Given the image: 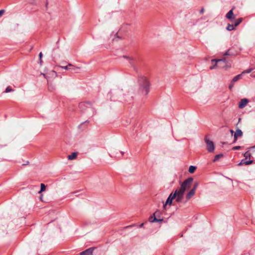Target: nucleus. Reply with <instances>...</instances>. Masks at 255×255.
<instances>
[{
    "label": "nucleus",
    "mask_w": 255,
    "mask_h": 255,
    "mask_svg": "<svg viewBox=\"0 0 255 255\" xmlns=\"http://www.w3.org/2000/svg\"><path fill=\"white\" fill-rule=\"evenodd\" d=\"M192 182V178H188L186 179L181 184V186L178 190H176L174 193H171L169 195L165 202V203L163 205V209L165 210L166 206L167 205H171L172 203V200L174 199H176V201L177 202H181L185 190L190 187Z\"/></svg>",
    "instance_id": "nucleus-1"
},
{
    "label": "nucleus",
    "mask_w": 255,
    "mask_h": 255,
    "mask_svg": "<svg viewBox=\"0 0 255 255\" xmlns=\"http://www.w3.org/2000/svg\"><path fill=\"white\" fill-rule=\"evenodd\" d=\"M139 91L141 94L146 95L149 91V83L146 77H141L139 79Z\"/></svg>",
    "instance_id": "nucleus-2"
},
{
    "label": "nucleus",
    "mask_w": 255,
    "mask_h": 255,
    "mask_svg": "<svg viewBox=\"0 0 255 255\" xmlns=\"http://www.w3.org/2000/svg\"><path fill=\"white\" fill-rule=\"evenodd\" d=\"M212 64L213 65L210 67V69H213L216 67H218L220 68H223L225 69H227L228 68L231 67L230 64H228L226 63V60L225 58L221 59H212L211 60Z\"/></svg>",
    "instance_id": "nucleus-3"
},
{
    "label": "nucleus",
    "mask_w": 255,
    "mask_h": 255,
    "mask_svg": "<svg viewBox=\"0 0 255 255\" xmlns=\"http://www.w3.org/2000/svg\"><path fill=\"white\" fill-rule=\"evenodd\" d=\"M205 142L206 143L207 150L210 152H213L215 149L213 142L210 140L207 136L205 137Z\"/></svg>",
    "instance_id": "nucleus-4"
},
{
    "label": "nucleus",
    "mask_w": 255,
    "mask_h": 255,
    "mask_svg": "<svg viewBox=\"0 0 255 255\" xmlns=\"http://www.w3.org/2000/svg\"><path fill=\"white\" fill-rule=\"evenodd\" d=\"M159 213V212L157 211H156L153 216H151L149 218V221L150 222H160L163 221V219H158L156 218V216L157 215V214Z\"/></svg>",
    "instance_id": "nucleus-5"
},
{
    "label": "nucleus",
    "mask_w": 255,
    "mask_h": 255,
    "mask_svg": "<svg viewBox=\"0 0 255 255\" xmlns=\"http://www.w3.org/2000/svg\"><path fill=\"white\" fill-rule=\"evenodd\" d=\"M226 18L230 19L232 22H234L235 17L234 15L233 9L229 10V11L226 14Z\"/></svg>",
    "instance_id": "nucleus-6"
},
{
    "label": "nucleus",
    "mask_w": 255,
    "mask_h": 255,
    "mask_svg": "<svg viewBox=\"0 0 255 255\" xmlns=\"http://www.w3.org/2000/svg\"><path fill=\"white\" fill-rule=\"evenodd\" d=\"M249 101L247 99H242L239 103V108L240 109H243L248 104Z\"/></svg>",
    "instance_id": "nucleus-7"
},
{
    "label": "nucleus",
    "mask_w": 255,
    "mask_h": 255,
    "mask_svg": "<svg viewBox=\"0 0 255 255\" xmlns=\"http://www.w3.org/2000/svg\"><path fill=\"white\" fill-rule=\"evenodd\" d=\"M94 249L93 248H90L85 251L80 253V255H93V252Z\"/></svg>",
    "instance_id": "nucleus-8"
},
{
    "label": "nucleus",
    "mask_w": 255,
    "mask_h": 255,
    "mask_svg": "<svg viewBox=\"0 0 255 255\" xmlns=\"http://www.w3.org/2000/svg\"><path fill=\"white\" fill-rule=\"evenodd\" d=\"M253 160H247V159H243L241 160V162H240L238 164V166H241V165H243V164L250 165V164L253 163Z\"/></svg>",
    "instance_id": "nucleus-9"
},
{
    "label": "nucleus",
    "mask_w": 255,
    "mask_h": 255,
    "mask_svg": "<svg viewBox=\"0 0 255 255\" xmlns=\"http://www.w3.org/2000/svg\"><path fill=\"white\" fill-rule=\"evenodd\" d=\"M243 135V132L242 130L240 129H237L236 132L234 134V139L235 140H237L238 137H241Z\"/></svg>",
    "instance_id": "nucleus-10"
},
{
    "label": "nucleus",
    "mask_w": 255,
    "mask_h": 255,
    "mask_svg": "<svg viewBox=\"0 0 255 255\" xmlns=\"http://www.w3.org/2000/svg\"><path fill=\"white\" fill-rule=\"evenodd\" d=\"M195 191L194 189H191L186 195V199L189 200L191 199L195 194Z\"/></svg>",
    "instance_id": "nucleus-11"
},
{
    "label": "nucleus",
    "mask_w": 255,
    "mask_h": 255,
    "mask_svg": "<svg viewBox=\"0 0 255 255\" xmlns=\"http://www.w3.org/2000/svg\"><path fill=\"white\" fill-rule=\"evenodd\" d=\"M243 20V18H239L237 19H235V18L234 22L232 23L234 24L235 27H237L242 22Z\"/></svg>",
    "instance_id": "nucleus-12"
},
{
    "label": "nucleus",
    "mask_w": 255,
    "mask_h": 255,
    "mask_svg": "<svg viewBox=\"0 0 255 255\" xmlns=\"http://www.w3.org/2000/svg\"><path fill=\"white\" fill-rule=\"evenodd\" d=\"M124 57L128 59V61H129V63L130 64V65L134 68V69L135 70H136V69L135 67L134 66V63H134V60L132 58H130L129 57H128V56H124Z\"/></svg>",
    "instance_id": "nucleus-13"
},
{
    "label": "nucleus",
    "mask_w": 255,
    "mask_h": 255,
    "mask_svg": "<svg viewBox=\"0 0 255 255\" xmlns=\"http://www.w3.org/2000/svg\"><path fill=\"white\" fill-rule=\"evenodd\" d=\"M77 152H73L71 154L69 155L68 156V159L69 160H73V159H75L77 157Z\"/></svg>",
    "instance_id": "nucleus-14"
},
{
    "label": "nucleus",
    "mask_w": 255,
    "mask_h": 255,
    "mask_svg": "<svg viewBox=\"0 0 255 255\" xmlns=\"http://www.w3.org/2000/svg\"><path fill=\"white\" fill-rule=\"evenodd\" d=\"M242 75V74H239V75L236 76L235 77H234L232 81V83L236 82L237 81H238L239 79H241Z\"/></svg>",
    "instance_id": "nucleus-15"
},
{
    "label": "nucleus",
    "mask_w": 255,
    "mask_h": 255,
    "mask_svg": "<svg viewBox=\"0 0 255 255\" xmlns=\"http://www.w3.org/2000/svg\"><path fill=\"white\" fill-rule=\"evenodd\" d=\"M235 26H234V24L233 23L232 24L229 23L226 29L229 31H232L235 29Z\"/></svg>",
    "instance_id": "nucleus-16"
},
{
    "label": "nucleus",
    "mask_w": 255,
    "mask_h": 255,
    "mask_svg": "<svg viewBox=\"0 0 255 255\" xmlns=\"http://www.w3.org/2000/svg\"><path fill=\"white\" fill-rule=\"evenodd\" d=\"M235 55V53L232 52V50L231 49H229L224 54V55H226V56H228V55Z\"/></svg>",
    "instance_id": "nucleus-17"
},
{
    "label": "nucleus",
    "mask_w": 255,
    "mask_h": 255,
    "mask_svg": "<svg viewBox=\"0 0 255 255\" xmlns=\"http://www.w3.org/2000/svg\"><path fill=\"white\" fill-rule=\"evenodd\" d=\"M196 168L195 166L191 165V166H190V167L189 168V172L190 173H193L195 171Z\"/></svg>",
    "instance_id": "nucleus-18"
},
{
    "label": "nucleus",
    "mask_w": 255,
    "mask_h": 255,
    "mask_svg": "<svg viewBox=\"0 0 255 255\" xmlns=\"http://www.w3.org/2000/svg\"><path fill=\"white\" fill-rule=\"evenodd\" d=\"M223 156V154H217L216 155L215 157H214V159H213V162H216L217 161H218L219 159V158H220L221 157H222Z\"/></svg>",
    "instance_id": "nucleus-19"
},
{
    "label": "nucleus",
    "mask_w": 255,
    "mask_h": 255,
    "mask_svg": "<svg viewBox=\"0 0 255 255\" xmlns=\"http://www.w3.org/2000/svg\"><path fill=\"white\" fill-rule=\"evenodd\" d=\"M45 189H46L45 185L44 184L41 183L40 184V190L39 191V193H41V192L45 191Z\"/></svg>",
    "instance_id": "nucleus-20"
},
{
    "label": "nucleus",
    "mask_w": 255,
    "mask_h": 255,
    "mask_svg": "<svg viewBox=\"0 0 255 255\" xmlns=\"http://www.w3.org/2000/svg\"><path fill=\"white\" fill-rule=\"evenodd\" d=\"M70 66H73V65L71 64H69L67 66H60V67L62 69H65V70H69L70 69V68L69 67Z\"/></svg>",
    "instance_id": "nucleus-21"
},
{
    "label": "nucleus",
    "mask_w": 255,
    "mask_h": 255,
    "mask_svg": "<svg viewBox=\"0 0 255 255\" xmlns=\"http://www.w3.org/2000/svg\"><path fill=\"white\" fill-rule=\"evenodd\" d=\"M254 70L253 68H249L246 70H244V71L242 72V74H246V73H250V72H251L253 70Z\"/></svg>",
    "instance_id": "nucleus-22"
},
{
    "label": "nucleus",
    "mask_w": 255,
    "mask_h": 255,
    "mask_svg": "<svg viewBox=\"0 0 255 255\" xmlns=\"http://www.w3.org/2000/svg\"><path fill=\"white\" fill-rule=\"evenodd\" d=\"M13 91V89L10 86H8L6 87V88L4 92V93H8L10 92H12Z\"/></svg>",
    "instance_id": "nucleus-23"
},
{
    "label": "nucleus",
    "mask_w": 255,
    "mask_h": 255,
    "mask_svg": "<svg viewBox=\"0 0 255 255\" xmlns=\"http://www.w3.org/2000/svg\"><path fill=\"white\" fill-rule=\"evenodd\" d=\"M251 154L250 152L249 151H247L244 153V156L245 157V159H247V158L250 157L251 156Z\"/></svg>",
    "instance_id": "nucleus-24"
},
{
    "label": "nucleus",
    "mask_w": 255,
    "mask_h": 255,
    "mask_svg": "<svg viewBox=\"0 0 255 255\" xmlns=\"http://www.w3.org/2000/svg\"><path fill=\"white\" fill-rule=\"evenodd\" d=\"M72 67V68H70V69L69 70H71V71L74 72H77V70H78L79 69V68L74 67L73 66Z\"/></svg>",
    "instance_id": "nucleus-25"
},
{
    "label": "nucleus",
    "mask_w": 255,
    "mask_h": 255,
    "mask_svg": "<svg viewBox=\"0 0 255 255\" xmlns=\"http://www.w3.org/2000/svg\"><path fill=\"white\" fill-rule=\"evenodd\" d=\"M199 184L198 182H196L194 184V186L192 188V189H194V190L196 191L198 186Z\"/></svg>",
    "instance_id": "nucleus-26"
},
{
    "label": "nucleus",
    "mask_w": 255,
    "mask_h": 255,
    "mask_svg": "<svg viewBox=\"0 0 255 255\" xmlns=\"http://www.w3.org/2000/svg\"><path fill=\"white\" fill-rule=\"evenodd\" d=\"M5 12V10L4 9L0 10V17L3 15Z\"/></svg>",
    "instance_id": "nucleus-27"
},
{
    "label": "nucleus",
    "mask_w": 255,
    "mask_h": 255,
    "mask_svg": "<svg viewBox=\"0 0 255 255\" xmlns=\"http://www.w3.org/2000/svg\"><path fill=\"white\" fill-rule=\"evenodd\" d=\"M85 103H80V104H79V108H82L83 106H85Z\"/></svg>",
    "instance_id": "nucleus-28"
},
{
    "label": "nucleus",
    "mask_w": 255,
    "mask_h": 255,
    "mask_svg": "<svg viewBox=\"0 0 255 255\" xmlns=\"http://www.w3.org/2000/svg\"><path fill=\"white\" fill-rule=\"evenodd\" d=\"M233 86H234V83L232 82V83L229 85V88L230 90H231L232 89V88L233 87Z\"/></svg>",
    "instance_id": "nucleus-29"
},
{
    "label": "nucleus",
    "mask_w": 255,
    "mask_h": 255,
    "mask_svg": "<svg viewBox=\"0 0 255 255\" xmlns=\"http://www.w3.org/2000/svg\"><path fill=\"white\" fill-rule=\"evenodd\" d=\"M39 58H40V62H42L41 61V58H42V52H40L39 54Z\"/></svg>",
    "instance_id": "nucleus-30"
},
{
    "label": "nucleus",
    "mask_w": 255,
    "mask_h": 255,
    "mask_svg": "<svg viewBox=\"0 0 255 255\" xmlns=\"http://www.w3.org/2000/svg\"><path fill=\"white\" fill-rule=\"evenodd\" d=\"M240 146H235L233 147V149H239L240 148Z\"/></svg>",
    "instance_id": "nucleus-31"
},
{
    "label": "nucleus",
    "mask_w": 255,
    "mask_h": 255,
    "mask_svg": "<svg viewBox=\"0 0 255 255\" xmlns=\"http://www.w3.org/2000/svg\"><path fill=\"white\" fill-rule=\"evenodd\" d=\"M204 8H202V9L200 10V13H203V12H204Z\"/></svg>",
    "instance_id": "nucleus-32"
},
{
    "label": "nucleus",
    "mask_w": 255,
    "mask_h": 255,
    "mask_svg": "<svg viewBox=\"0 0 255 255\" xmlns=\"http://www.w3.org/2000/svg\"><path fill=\"white\" fill-rule=\"evenodd\" d=\"M143 225H144V224H143V223H142V224H141L139 225V227H140V228H141V227H142L143 226Z\"/></svg>",
    "instance_id": "nucleus-33"
},
{
    "label": "nucleus",
    "mask_w": 255,
    "mask_h": 255,
    "mask_svg": "<svg viewBox=\"0 0 255 255\" xmlns=\"http://www.w3.org/2000/svg\"><path fill=\"white\" fill-rule=\"evenodd\" d=\"M120 153L122 156L124 154V152L123 151H121Z\"/></svg>",
    "instance_id": "nucleus-34"
},
{
    "label": "nucleus",
    "mask_w": 255,
    "mask_h": 255,
    "mask_svg": "<svg viewBox=\"0 0 255 255\" xmlns=\"http://www.w3.org/2000/svg\"><path fill=\"white\" fill-rule=\"evenodd\" d=\"M231 132L233 134V132H234V130H231Z\"/></svg>",
    "instance_id": "nucleus-35"
}]
</instances>
